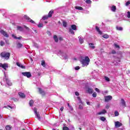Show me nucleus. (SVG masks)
Instances as JSON below:
<instances>
[{"instance_id":"nucleus-56","label":"nucleus","mask_w":130,"mask_h":130,"mask_svg":"<svg viewBox=\"0 0 130 130\" xmlns=\"http://www.w3.org/2000/svg\"><path fill=\"white\" fill-rule=\"evenodd\" d=\"M106 109H109V106L108 105H107L106 106Z\"/></svg>"},{"instance_id":"nucleus-54","label":"nucleus","mask_w":130,"mask_h":130,"mask_svg":"<svg viewBox=\"0 0 130 130\" xmlns=\"http://www.w3.org/2000/svg\"><path fill=\"white\" fill-rule=\"evenodd\" d=\"M24 28H25V29H26V30H27L28 31H29V27H27V26H24Z\"/></svg>"},{"instance_id":"nucleus-9","label":"nucleus","mask_w":130,"mask_h":130,"mask_svg":"<svg viewBox=\"0 0 130 130\" xmlns=\"http://www.w3.org/2000/svg\"><path fill=\"white\" fill-rule=\"evenodd\" d=\"M8 63H1V68H3V69H4V70H5V71H7V68H8Z\"/></svg>"},{"instance_id":"nucleus-23","label":"nucleus","mask_w":130,"mask_h":130,"mask_svg":"<svg viewBox=\"0 0 130 130\" xmlns=\"http://www.w3.org/2000/svg\"><path fill=\"white\" fill-rule=\"evenodd\" d=\"M71 29H72V30H77V26H76V25H74V24H73V25H71Z\"/></svg>"},{"instance_id":"nucleus-13","label":"nucleus","mask_w":130,"mask_h":130,"mask_svg":"<svg viewBox=\"0 0 130 130\" xmlns=\"http://www.w3.org/2000/svg\"><path fill=\"white\" fill-rule=\"evenodd\" d=\"M18 95L20 96V97H21V98H25V97H26L25 94L22 92H19L18 93Z\"/></svg>"},{"instance_id":"nucleus-39","label":"nucleus","mask_w":130,"mask_h":130,"mask_svg":"<svg viewBox=\"0 0 130 130\" xmlns=\"http://www.w3.org/2000/svg\"><path fill=\"white\" fill-rule=\"evenodd\" d=\"M38 27H39V28H42V27H43V24L42 23H40L38 25Z\"/></svg>"},{"instance_id":"nucleus-49","label":"nucleus","mask_w":130,"mask_h":130,"mask_svg":"<svg viewBox=\"0 0 130 130\" xmlns=\"http://www.w3.org/2000/svg\"><path fill=\"white\" fill-rule=\"evenodd\" d=\"M79 69H80V67H79V66H77L75 68V70H76V71L79 70Z\"/></svg>"},{"instance_id":"nucleus-33","label":"nucleus","mask_w":130,"mask_h":130,"mask_svg":"<svg viewBox=\"0 0 130 130\" xmlns=\"http://www.w3.org/2000/svg\"><path fill=\"white\" fill-rule=\"evenodd\" d=\"M122 27H118L116 26V29L118 30V31H122Z\"/></svg>"},{"instance_id":"nucleus-31","label":"nucleus","mask_w":130,"mask_h":130,"mask_svg":"<svg viewBox=\"0 0 130 130\" xmlns=\"http://www.w3.org/2000/svg\"><path fill=\"white\" fill-rule=\"evenodd\" d=\"M113 62L115 64H117L118 62H120V60H119V59H117L116 61H114Z\"/></svg>"},{"instance_id":"nucleus-3","label":"nucleus","mask_w":130,"mask_h":130,"mask_svg":"<svg viewBox=\"0 0 130 130\" xmlns=\"http://www.w3.org/2000/svg\"><path fill=\"white\" fill-rule=\"evenodd\" d=\"M22 75L24 76V77H27V78H31L32 76V75H31V73L28 72H23Z\"/></svg>"},{"instance_id":"nucleus-11","label":"nucleus","mask_w":130,"mask_h":130,"mask_svg":"<svg viewBox=\"0 0 130 130\" xmlns=\"http://www.w3.org/2000/svg\"><path fill=\"white\" fill-rule=\"evenodd\" d=\"M122 125V124L120 123L119 121L115 122V126L116 127H119Z\"/></svg>"},{"instance_id":"nucleus-29","label":"nucleus","mask_w":130,"mask_h":130,"mask_svg":"<svg viewBox=\"0 0 130 130\" xmlns=\"http://www.w3.org/2000/svg\"><path fill=\"white\" fill-rule=\"evenodd\" d=\"M49 18V17L48 16V15H45L43 17L42 20H47V19H48Z\"/></svg>"},{"instance_id":"nucleus-17","label":"nucleus","mask_w":130,"mask_h":130,"mask_svg":"<svg viewBox=\"0 0 130 130\" xmlns=\"http://www.w3.org/2000/svg\"><path fill=\"white\" fill-rule=\"evenodd\" d=\"M12 36L13 38H14V39H18L19 40L22 39V37H17L14 35H12Z\"/></svg>"},{"instance_id":"nucleus-7","label":"nucleus","mask_w":130,"mask_h":130,"mask_svg":"<svg viewBox=\"0 0 130 130\" xmlns=\"http://www.w3.org/2000/svg\"><path fill=\"white\" fill-rule=\"evenodd\" d=\"M105 100L106 102H108V101H110V100H112V96L111 95L105 96Z\"/></svg>"},{"instance_id":"nucleus-14","label":"nucleus","mask_w":130,"mask_h":130,"mask_svg":"<svg viewBox=\"0 0 130 130\" xmlns=\"http://www.w3.org/2000/svg\"><path fill=\"white\" fill-rule=\"evenodd\" d=\"M16 64L18 67L19 68H21V69H25V66L22 65L20 62H17Z\"/></svg>"},{"instance_id":"nucleus-26","label":"nucleus","mask_w":130,"mask_h":130,"mask_svg":"<svg viewBox=\"0 0 130 130\" xmlns=\"http://www.w3.org/2000/svg\"><path fill=\"white\" fill-rule=\"evenodd\" d=\"M78 38H79V42L80 43H81V44L84 43V40L82 39L81 37H79Z\"/></svg>"},{"instance_id":"nucleus-8","label":"nucleus","mask_w":130,"mask_h":130,"mask_svg":"<svg viewBox=\"0 0 130 130\" xmlns=\"http://www.w3.org/2000/svg\"><path fill=\"white\" fill-rule=\"evenodd\" d=\"M34 111L36 116H37V118L39 120H40V115L39 113H37V109L36 108H34Z\"/></svg>"},{"instance_id":"nucleus-45","label":"nucleus","mask_w":130,"mask_h":130,"mask_svg":"<svg viewBox=\"0 0 130 130\" xmlns=\"http://www.w3.org/2000/svg\"><path fill=\"white\" fill-rule=\"evenodd\" d=\"M86 4H91V3H92V1H91V0H86Z\"/></svg>"},{"instance_id":"nucleus-30","label":"nucleus","mask_w":130,"mask_h":130,"mask_svg":"<svg viewBox=\"0 0 130 130\" xmlns=\"http://www.w3.org/2000/svg\"><path fill=\"white\" fill-rule=\"evenodd\" d=\"M41 66L44 67V68H45V61H44V60H42L41 61Z\"/></svg>"},{"instance_id":"nucleus-18","label":"nucleus","mask_w":130,"mask_h":130,"mask_svg":"<svg viewBox=\"0 0 130 130\" xmlns=\"http://www.w3.org/2000/svg\"><path fill=\"white\" fill-rule=\"evenodd\" d=\"M111 10L112 12H115V11H116V7L115 6H112L111 8Z\"/></svg>"},{"instance_id":"nucleus-25","label":"nucleus","mask_w":130,"mask_h":130,"mask_svg":"<svg viewBox=\"0 0 130 130\" xmlns=\"http://www.w3.org/2000/svg\"><path fill=\"white\" fill-rule=\"evenodd\" d=\"M53 39L55 41V42H58V39L57 38V36L56 35H54L53 36Z\"/></svg>"},{"instance_id":"nucleus-1","label":"nucleus","mask_w":130,"mask_h":130,"mask_svg":"<svg viewBox=\"0 0 130 130\" xmlns=\"http://www.w3.org/2000/svg\"><path fill=\"white\" fill-rule=\"evenodd\" d=\"M81 62L82 64V67H87V66L89 65V62H90V58H89L88 56L83 57L82 59L81 60Z\"/></svg>"},{"instance_id":"nucleus-41","label":"nucleus","mask_w":130,"mask_h":130,"mask_svg":"<svg viewBox=\"0 0 130 130\" xmlns=\"http://www.w3.org/2000/svg\"><path fill=\"white\" fill-rule=\"evenodd\" d=\"M100 119L102 121H105V120H106V118H105V117H101Z\"/></svg>"},{"instance_id":"nucleus-55","label":"nucleus","mask_w":130,"mask_h":130,"mask_svg":"<svg viewBox=\"0 0 130 130\" xmlns=\"http://www.w3.org/2000/svg\"><path fill=\"white\" fill-rule=\"evenodd\" d=\"M83 108V106H82V105H79V109H82Z\"/></svg>"},{"instance_id":"nucleus-60","label":"nucleus","mask_w":130,"mask_h":130,"mask_svg":"<svg viewBox=\"0 0 130 130\" xmlns=\"http://www.w3.org/2000/svg\"><path fill=\"white\" fill-rule=\"evenodd\" d=\"M34 31H35V33H37V30L36 29H34Z\"/></svg>"},{"instance_id":"nucleus-35","label":"nucleus","mask_w":130,"mask_h":130,"mask_svg":"<svg viewBox=\"0 0 130 130\" xmlns=\"http://www.w3.org/2000/svg\"><path fill=\"white\" fill-rule=\"evenodd\" d=\"M114 114H115V116H118V115H119V113H118L117 111H115Z\"/></svg>"},{"instance_id":"nucleus-28","label":"nucleus","mask_w":130,"mask_h":130,"mask_svg":"<svg viewBox=\"0 0 130 130\" xmlns=\"http://www.w3.org/2000/svg\"><path fill=\"white\" fill-rule=\"evenodd\" d=\"M102 37L103 38H105V39H108V38H109V36H108V35L107 34L103 35Z\"/></svg>"},{"instance_id":"nucleus-20","label":"nucleus","mask_w":130,"mask_h":130,"mask_svg":"<svg viewBox=\"0 0 130 130\" xmlns=\"http://www.w3.org/2000/svg\"><path fill=\"white\" fill-rule=\"evenodd\" d=\"M89 47L91 48L92 49H95V46H94V44L93 43H89Z\"/></svg>"},{"instance_id":"nucleus-16","label":"nucleus","mask_w":130,"mask_h":130,"mask_svg":"<svg viewBox=\"0 0 130 130\" xmlns=\"http://www.w3.org/2000/svg\"><path fill=\"white\" fill-rule=\"evenodd\" d=\"M95 29H96V31L98 32L99 34H100V35H101L102 34V31H101V30H100V29H99V27H98V26H96Z\"/></svg>"},{"instance_id":"nucleus-15","label":"nucleus","mask_w":130,"mask_h":130,"mask_svg":"<svg viewBox=\"0 0 130 130\" xmlns=\"http://www.w3.org/2000/svg\"><path fill=\"white\" fill-rule=\"evenodd\" d=\"M62 56L63 57V58H64L66 60L69 58V56H68V55L67 54L62 53L61 54Z\"/></svg>"},{"instance_id":"nucleus-52","label":"nucleus","mask_w":130,"mask_h":130,"mask_svg":"<svg viewBox=\"0 0 130 130\" xmlns=\"http://www.w3.org/2000/svg\"><path fill=\"white\" fill-rule=\"evenodd\" d=\"M129 4H130V2H129V1H128V2H127L126 3L125 6H128V5H129Z\"/></svg>"},{"instance_id":"nucleus-46","label":"nucleus","mask_w":130,"mask_h":130,"mask_svg":"<svg viewBox=\"0 0 130 130\" xmlns=\"http://www.w3.org/2000/svg\"><path fill=\"white\" fill-rule=\"evenodd\" d=\"M92 96L95 98V97H97V93H96V92H94L93 94H92Z\"/></svg>"},{"instance_id":"nucleus-12","label":"nucleus","mask_w":130,"mask_h":130,"mask_svg":"<svg viewBox=\"0 0 130 130\" xmlns=\"http://www.w3.org/2000/svg\"><path fill=\"white\" fill-rule=\"evenodd\" d=\"M107 112V111L105 109H104L102 111L98 113L97 114L98 115H101V114H105V113H106Z\"/></svg>"},{"instance_id":"nucleus-22","label":"nucleus","mask_w":130,"mask_h":130,"mask_svg":"<svg viewBox=\"0 0 130 130\" xmlns=\"http://www.w3.org/2000/svg\"><path fill=\"white\" fill-rule=\"evenodd\" d=\"M23 46V45L21 43H18L17 44V48H21Z\"/></svg>"},{"instance_id":"nucleus-58","label":"nucleus","mask_w":130,"mask_h":130,"mask_svg":"<svg viewBox=\"0 0 130 130\" xmlns=\"http://www.w3.org/2000/svg\"><path fill=\"white\" fill-rule=\"evenodd\" d=\"M60 111H63V107H62L60 108Z\"/></svg>"},{"instance_id":"nucleus-57","label":"nucleus","mask_w":130,"mask_h":130,"mask_svg":"<svg viewBox=\"0 0 130 130\" xmlns=\"http://www.w3.org/2000/svg\"><path fill=\"white\" fill-rule=\"evenodd\" d=\"M86 104H87V105H90L91 104L90 103V102H87Z\"/></svg>"},{"instance_id":"nucleus-63","label":"nucleus","mask_w":130,"mask_h":130,"mask_svg":"<svg viewBox=\"0 0 130 130\" xmlns=\"http://www.w3.org/2000/svg\"><path fill=\"white\" fill-rule=\"evenodd\" d=\"M44 23L45 24H47V21H45Z\"/></svg>"},{"instance_id":"nucleus-37","label":"nucleus","mask_w":130,"mask_h":130,"mask_svg":"<svg viewBox=\"0 0 130 130\" xmlns=\"http://www.w3.org/2000/svg\"><path fill=\"white\" fill-rule=\"evenodd\" d=\"M34 46H35V47H36L37 48H38L39 47V46L38 45V44H37V43H34L33 44Z\"/></svg>"},{"instance_id":"nucleus-50","label":"nucleus","mask_w":130,"mask_h":130,"mask_svg":"<svg viewBox=\"0 0 130 130\" xmlns=\"http://www.w3.org/2000/svg\"><path fill=\"white\" fill-rule=\"evenodd\" d=\"M75 95H76V96H79L80 93H79V92L76 91V92H75Z\"/></svg>"},{"instance_id":"nucleus-47","label":"nucleus","mask_w":130,"mask_h":130,"mask_svg":"<svg viewBox=\"0 0 130 130\" xmlns=\"http://www.w3.org/2000/svg\"><path fill=\"white\" fill-rule=\"evenodd\" d=\"M95 90L96 92H98V93H100V90H99V88H95Z\"/></svg>"},{"instance_id":"nucleus-43","label":"nucleus","mask_w":130,"mask_h":130,"mask_svg":"<svg viewBox=\"0 0 130 130\" xmlns=\"http://www.w3.org/2000/svg\"><path fill=\"white\" fill-rule=\"evenodd\" d=\"M6 130H11V126L9 125H7L6 126Z\"/></svg>"},{"instance_id":"nucleus-6","label":"nucleus","mask_w":130,"mask_h":130,"mask_svg":"<svg viewBox=\"0 0 130 130\" xmlns=\"http://www.w3.org/2000/svg\"><path fill=\"white\" fill-rule=\"evenodd\" d=\"M0 33H1V34H2V35H3V36H4L5 37H7V38H9V34H8L7 32L5 31V30H0Z\"/></svg>"},{"instance_id":"nucleus-19","label":"nucleus","mask_w":130,"mask_h":130,"mask_svg":"<svg viewBox=\"0 0 130 130\" xmlns=\"http://www.w3.org/2000/svg\"><path fill=\"white\" fill-rule=\"evenodd\" d=\"M52 14H53V11L51 10L48 14V16L49 17V18H51V17H52Z\"/></svg>"},{"instance_id":"nucleus-24","label":"nucleus","mask_w":130,"mask_h":130,"mask_svg":"<svg viewBox=\"0 0 130 130\" xmlns=\"http://www.w3.org/2000/svg\"><path fill=\"white\" fill-rule=\"evenodd\" d=\"M75 8L76 10H79V11H83V8L79 7V6H76Z\"/></svg>"},{"instance_id":"nucleus-62","label":"nucleus","mask_w":130,"mask_h":130,"mask_svg":"<svg viewBox=\"0 0 130 130\" xmlns=\"http://www.w3.org/2000/svg\"><path fill=\"white\" fill-rule=\"evenodd\" d=\"M59 40H62V38H59Z\"/></svg>"},{"instance_id":"nucleus-32","label":"nucleus","mask_w":130,"mask_h":130,"mask_svg":"<svg viewBox=\"0 0 130 130\" xmlns=\"http://www.w3.org/2000/svg\"><path fill=\"white\" fill-rule=\"evenodd\" d=\"M17 30H18L19 31H23V27H22L20 26H17Z\"/></svg>"},{"instance_id":"nucleus-21","label":"nucleus","mask_w":130,"mask_h":130,"mask_svg":"<svg viewBox=\"0 0 130 130\" xmlns=\"http://www.w3.org/2000/svg\"><path fill=\"white\" fill-rule=\"evenodd\" d=\"M39 91L42 95H44L45 94V92L44 91L42 90L41 88H39Z\"/></svg>"},{"instance_id":"nucleus-5","label":"nucleus","mask_w":130,"mask_h":130,"mask_svg":"<svg viewBox=\"0 0 130 130\" xmlns=\"http://www.w3.org/2000/svg\"><path fill=\"white\" fill-rule=\"evenodd\" d=\"M24 19H26V20H27V22H30V23H31V24H35V21H34L33 20L31 19V18H30L27 15L24 16Z\"/></svg>"},{"instance_id":"nucleus-64","label":"nucleus","mask_w":130,"mask_h":130,"mask_svg":"<svg viewBox=\"0 0 130 130\" xmlns=\"http://www.w3.org/2000/svg\"><path fill=\"white\" fill-rule=\"evenodd\" d=\"M4 108H8L6 106L4 107Z\"/></svg>"},{"instance_id":"nucleus-4","label":"nucleus","mask_w":130,"mask_h":130,"mask_svg":"<svg viewBox=\"0 0 130 130\" xmlns=\"http://www.w3.org/2000/svg\"><path fill=\"white\" fill-rule=\"evenodd\" d=\"M4 76L5 77V79H6V82L7 85H8V86H12V82H11L10 80H9V79L7 78V76H6L5 72H4Z\"/></svg>"},{"instance_id":"nucleus-2","label":"nucleus","mask_w":130,"mask_h":130,"mask_svg":"<svg viewBox=\"0 0 130 130\" xmlns=\"http://www.w3.org/2000/svg\"><path fill=\"white\" fill-rule=\"evenodd\" d=\"M11 54L9 52H3L1 53L2 57H4L5 59H9Z\"/></svg>"},{"instance_id":"nucleus-34","label":"nucleus","mask_w":130,"mask_h":130,"mask_svg":"<svg viewBox=\"0 0 130 130\" xmlns=\"http://www.w3.org/2000/svg\"><path fill=\"white\" fill-rule=\"evenodd\" d=\"M34 103V102L33 101V100H30L29 101V105H30V106H32Z\"/></svg>"},{"instance_id":"nucleus-42","label":"nucleus","mask_w":130,"mask_h":130,"mask_svg":"<svg viewBox=\"0 0 130 130\" xmlns=\"http://www.w3.org/2000/svg\"><path fill=\"white\" fill-rule=\"evenodd\" d=\"M114 46L116 48H117V49H119L120 48L119 46L116 44H114Z\"/></svg>"},{"instance_id":"nucleus-10","label":"nucleus","mask_w":130,"mask_h":130,"mask_svg":"<svg viewBox=\"0 0 130 130\" xmlns=\"http://www.w3.org/2000/svg\"><path fill=\"white\" fill-rule=\"evenodd\" d=\"M94 90L91 88L87 87L86 88V92L87 93H88L89 94H92L93 93Z\"/></svg>"},{"instance_id":"nucleus-40","label":"nucleus","mask_w":130,"mask_h":130,"mask_svg":"<svg viewBox=\"0 0 130 130\" xmlns=\"http://www.w3.org/2000/svg\"><path fill=\"white\" fill-rule=\"evenodd\" d=\"M4 45H5V42H4V41H1L0 42L1 46H4Z\"/></svg>"},{"instance_id":"nucleus-36","label":"nucleus","mask_w":130,"mask_h":130,"mask_svg":"<svg viewBox=\"0 0 130 130\" xmlns=\"http://www.w3.org/2000/svg\"><path fill=\"white\" fill-rule=\"evenodd\" d=\"M105 80L107 81V82H109V81H110V79H109V78H108V77H107V76L105 77Z\"/></svg>"},{"instance_id":"nucleus-59","label":"nucleus","mask_w":130,"mask_h":130,"mask_svg":"<svg viewBox=\"0 0 130 130\" xmlns=\"http://www.w3.org/2000/svg\"><path fill=\"white\" fill-rule=\"evenodd\" d=\"M78 100L81 102V98L79 96L77 97Z\"/></svg>"},{"instance_id":"nucleus-61","label":"nucleus","mask_w":130,"mask_h":130,"mask_svg":"<svg viewBox=\"0 0 130 130\" xmlns=\"http://www.w3.org/2000/svg\"><path fill=\"white\" fill-rule=\"evenodd\" d=\"M8 107H9V108H11V109H13V108L12 107H11V106H8Z\"/></svg>"},{"instance_id":"nucleus-48","label":"nucleus","mask_w":130,"mask_h":130,"mask_svg":"<svg viewBox=\"0 0 130 130\" xmlns=\"http://www.w3.org/2000/svg\"><path fill=\"white\" fill-rule=\"evenodd\" d=\"M63 130H70L68 127H63Z\"/></svg>"},{"instance_id":"nucleus-51","label":"nucleus","mask_w":130,"mask_h":130,"mask_svg":"<svg viewBox=\"0 0 130 130\" xmlns=\"http://www.w3.org/2000/svg\"><path fill=\"white\" fill-rule=\"evenodd\" d=\"M127 18H130V12H127Z\"/></svg>"},{"instance_id":"nucleus-53","label":"nucleus","mask_w":130,"mask_h":130,"mask_svg":"<svg viewBox=\"0 0 130 130\" xmlns=\"http://www.w3.org/2000/svg\"><path fill=\"white\" fill-rule=\"evenodd\" d=\"M112 54H115V53H116V51H115V50H113L112 51Z\"/></svg>"},{"instance_id":"nucleus-27","label":"nucleus","mask_w":130,"mask_h":130,"mask_svg":"<svg viewBox=\"0 0 130 130\" xmlns=\"http://www.w3.org/2000/svg\"><path fill=\"white\" fill-rule=\"evenodd\" d=\"M121 103L122 106H125V101H124V100L122 99L121 100Z\"/></svg>"},{"instance_id":"nucleus-38","label":"nucleus","mask_w":130,"mask_h":130,"mask_svg":"<svg viewBox=\"0 0 130 130\" xmlns=\"http://www.w3.org/2000/svg\"><path fill=\"white\" fill-rule=\"evenodd\" d=\"M69 32H70L71 34H75V32H74V30H73V29H72V28H70V29H69Z\"/></svg>"},{"instance_id":"nucleus-44","label":"nucleus","mask_w":130,"mask_h":130,"mask_svg":"<svg viewBox=\"0 0 130 130\" xmlns=\"http://www.w3.org/2000/svg\"><path fill=\"white\" fill-rule=\"evenodd\" d=\"M67 22L63 21V27H67Z\"/></svg>"}]
</instances>
